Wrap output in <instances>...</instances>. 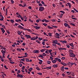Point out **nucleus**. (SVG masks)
Listing matches in <instances>:
<instances>
[{
    "instance_id": "50",
    "label": "nucleus",
    "mask_w": 78,
    "mask_h": 78,
    "mask_svg": "<svg viewBox=\"0 0 78 78\" xmlns=\"http://www.w3.org/2000/svg\"><path fill=\"white\" fill-rule=\"evenodd\" d=\"M45 51V50H40L41 52H43Z\"/></svg>"
},
{
    "instance_id": "4",
    "label": "nucleus",
    "mask_w": 78,
    "mask_h": 78,
    "mask_svg": "<svg viewBox=\"0 0 78 78\" xmlns=\"http://www.w3.org/2000/svg\"><path fill=\"white\" fill-rule=\"evenodd\" d=\"M18 25H19V26H18V28L23 30V27L22 26L19 24H18Z\"/></svg>"
},
{
    "instance_id": "6",
    "label": "nucleus",
    "mask_w": 78,
    "mask_h": 78,
    "mask_svg": "<svg viewBox=\"0 0 78 78\" xmlns=\"http://www.w3.org/2000/svg\"><path fill=\"white\" fill-rule=\"evenodd\" d=\"M56 35L57 36V37H56V38H58V39H59L60 37H59V36H60L59 34H58V33H56Z\"/></svg>"
},
{
    "instance_id": "48",
    "label": "nucleus",
    "mask_w": 78,
    "mask_h": 78,
    "mask_svg": "<svg viewBox=\"0 0 78 78\" xmlns=\"http://www.w3.org/2000/svg\"><path fill=\"white\" fill-rule=\"evenodd\" d=\"M22 65H23V64H22L21 63H20V64H19V66L21 67H22Z\"/></svg>"
},
{
    "instance_id": "25",
    "label": "nucleus",
    "mask_w": 78,
    "mask_h": 78,
    "mask_svg": "<svg viewBox=\"0 0 78 78\" xmlns=\"http://www.w3.org/2000/svg\"><path fill=\"white\" fill-rule=\"evenodd\" d=\"M58 59H58V58H55V60H55V61H57V60H58Z\"/></svg>"
},
{
    "instance_id": "30",
    "label": "nucleus",
    "mask_w": 78,
    "mask_h": 78,
    "mask_svg": "<svg viewBox=\"0 0 78 78\" xmlns=\"http://www.w3.org/2000/svg\"><path fill=\"white\" fill-rule=\"evenodd\" d=\"M26 61L27 62H29V59L27 58L26 59Z\"/></svg>"
},
{
    "instance_id": "1",
    "label": "nucleus",
    "mask_w": 78,
    "mask_h": 78,
    "mask_svg": "<svg viewBox=\"0 0 78 78\" xmlns=\"http://www.w3.org/2000/svg\"><path fill=\"white\" fill-rule=\"evenodd\" d=\"M45 9L44 7H40V8H39V10L40 11V12H42V11H43V10Z\"/></svg>"
},
{
    "instance_id": "47",
    "label": "nucleus",
    "mask_w": 78,
    "mask_h": 78,
    "mask_svg": "<svg viewBox=\"0 0 78 78\" xmlns=\"http://www.w3.org/2000/svg\"><path fill=\"white\" fill-rule=\"evenodd\" d=\"M21 20H16V22H20V21H21Z\"/></svg>"
},
{
    "instance_id": "64",
    "label": "nucleus",
    "mask_w": 78,
    "mask_h": 78,
    "mask_svg": "<svg viewBox=\"0 0 78 78\" xmlns=\"http://www.w3.org/2000/svg\"><path fill=\"white\" fill-rule=\"evenodd\" d=\"M48 41V40H47L46 39H44V40H43V41Z\"/></svg>"
},
{
    "instance_id": "52",
    "label": "nucleus",
    "mask_w": 78,
    "mask_h": 78,
    "mask_svg": "<svg viewBox=\"0 0 78 78\" xmlns=\"http://www.w3.org/2000/svg\"><path fill=\"white\" fill-rule=\"evenodd\" d=\"M10 63L11 64H13L15 63V62H10Z\"/></svg>"
},
{
    "instance_id": "17",
    "label": "nucleus",
    "mask_w": 78,
    "mask_h": 78,
    "mask_svg": "<svg viewBox=\"0 0 78 78\" xmlns=\"http://www.w3.org/2000/svg\"><path fill=\"white\" fill-rule=\"evenodd\" d=\"M64 67V66H63L62 67H61V71H64V69H63Z\"/></svg>"
},
{
    "instance_id": "55",
    "label": "nucleus",
    "mask_w": 78,
    "mask_h": 78,
    "mask_svg": "<svg viewBox=\"0 0 78 78\" xmlns=\"http://www.w3.org/2000/svg\"><path fill=\"white\" fill-rule=\"evenodd\" d=\"M36 42H37L38 44H40V42L38 40H37V41H36Z\"/></svg>"
},
{
    "instance_id": "22",
    "label": "nucleus",
    "mask_w": 78,
    "mask_h": 78,
    "mask_svg": "<svg viewBox=\"0 0 78 78\" xmlns=\"http://www.w3.org/2000/svg\"><path fill=\"white\" fill-rule=\"evenodd\" d=\"M1 49L2 50H5L6 49L5 48L3 47V46H2L1 48Z\"/></svg>"
},
{
    "instance_id": "31",
    "label": "nucleus",
    "mask_w": 78,
    "mask_h": 78,
    "mask_svg": "<svg viewBox=\"0 0 78 78\" xmlns=\"http://www.w3.org/2000/svg\"><path fill=\"white\" fill-rule=\"evenodd\" d=\"M43 25L44 26H45V27H46L47 26V24H46V23H43Z\"/></svg>"
},
{
    "instance_id": "59",
    "label": "nucleus",
    "mask_w": 78,
    "mask_h": 78,
    "mask_svg": "<svg viewBox=\"0 0 78 78\" xmlns=\"http://www.w3.org/2000/svg\"><path fill=\"white\" fill-rule=\"evenodd\" d=\"M42 44H43V45H45V42L43 41L42 42Z\"/></svg>"
},
{
    "instance_id": "44",
    "label": "nucleus",
    "mask_w": 78,
    "mask_h": 78,
    "mask_svg": "<svg viewBox=\"0 0 78 78\" xmlns=\"http://www.w3.org/2000/svg\"><path fill=\"white\" fill-rule=\"evenodd\" d=\"M48 51L49 53H51V51H52V50H48Z\"/></svg>"
},
{
    "instance_id": "26",
    "label": "nucleus",
    "mask_w": 78,
    "mask_h": 78,
    "mask_svg": "<svg viewBox=\"0 0 78 78\" xmlns=\"http://www.w3.org/2000/svg\"><path fill=\"white\" fill-rule=\"evenodd\" d=\"M37 74H38L40 75H42V73H37Z\"/></svg>"
},
{
    "instance_id": "11",
    "label": "nucleus",
    "mask_w": 78,
    "mask_h": 78,
    "mask_svg": "<svg viewBox=\"0 0 78 78\" xmlns=\"http://www.w3.org/2000/svg\"><path fill=\"white\" fill-rule=\"evenodd\" d=\"M61 64L62 65H63V66H67V64L65 63H63V62H61Z\"/></svg>"
},
{
    "instance_id": "39",
    "label": "nucleus",
    "mask_w": 78,
    "mask_h": 78,
    "mask_svg": "<svg viewBox=\"0 0 78 78\" xmlns=\"http://www.w3.org/2000/svg\"><path fill=\"white\" fill-rule=\"evenodd\" d=\"M51 21H52V22H55L56 21V20L54 19H52V20H51Z\"/></svg>"
},
{
    "instance_id": "45",
    "label": "nucleus",
    "mask_w": 78,
    "mask_h": 78,
    "mask_svg": "<svg viewBox=\"0 0 78 78\" xmlns=\"http://www.w3.org/2000/svg\"><path fill=\"white\" fill-rule=\"evenodd\" d=\"M4 17H2L1 19H0V20H1V21H3V20Z\"/></svg>"
},
{
    "instance_id": "41",
    "label": "nucleus",
    "mask_w": 78,
    "mask_h": 78,
    "mask_svg": "<svg viewBox=\"0 0 78 78\" xmlns=\"http://www.w3.org/2000/svg\"><path fill=\"white\" fill-rule=\"evenodd\" d=\"M70 62H68L66 63V64H67V65L69 66H70Z\"/></svg>"
},
{
    "instance_id": "29",
    "label": "nucleus",
    "mask_w": 78,
    "mask_h": 78,
    "mask_svg": "<svg viewBox=\"0 0 78 78\" xmlns=\"http://www.w3.org/2000/svg\"><path fill=\"white\" fill-rule=\"evenodd\" d=\"M33 69L32 68H30V69H28V70H29V71L30 72H31V70Z\"/></svg>"
},
{
    "instance_id": "12",
    "label": "nucleus",
    "mask_w": 78,
    "mask_h": 78,
    "mask_svg": "<svg viewBox=\"0 0 78 78\" xmlns=\"http://www.w3.org/2000/svg\"><path fill=\"white\" fill-rule=\"evenodd\" d=\"M39 57H40V58H41L42 59H44V57H43V56L42 55H40L39 56H38Z\"/></svg>"
},
{
    "instance_id": "36",
    "label": "nucleus",
    "mask_w": 78,
    "mask_h": 78,
    "mask_svg": "<svg viewBox=\"0 0 78 78\" xmlns=\"http://www.w3.org/2000/svg\"><path fill=\"white\" fill-rule=\"evenodd\" d=\"M74 64H76V63H70V65H71V66H73V65Z\"/></svg>"
},
{
    "instance_id": "37",
    "label": "nucleus",
    "mask_w": 78,
    "mask_h": 78,
    "mask_svg": "<svg viewBox=\"0 0 78 78\" xmlns=\"http://www.w3.org/2000/svg\"><path fill=\"white\" fill-rule=\"evenodd\" d=\"M10 2H11V3H12V4H14V1H13V0H10Z\"/></svg>"
},
{
    "instance_id": "24",
    "label": "nucleus",
    "mask_w": 78,
    "mask_h": 78,
    "mask_svg": "<svg viewBox=\"0 0 78 78\" xmlns=\"http://www.w3.org/2000/svg\"><path fill=\"white\" fill-rule=\"evenodd\" d=\"M47 28H48L49 29H53V27H50V26H48L47 27Z\"/></svg>"
},
{
    "instance_id": "16",
    "label": "nucleus",
    "mask_w": 78,
    "mask_h": 78,
    "mask_svg": "<svg viewBox=\"0 0 78 78\" xmlns=\"http://www.w3.org/2000/svg\"><path fill=\"white\" fill-rule=\"evenodd\" d=\"M52 61V63H53L54 64L56 62H57L56 61H55V60H52V61Z\"/></svg>"
},
{
    "instance_id": "54",
    "label": "nucleus",
    "mask_w": 78,
    "mask_h": 78,
    "mask_svg": "<svg viewBox=\"0 0 78 78\" xmlns=\"http://www.w3.org/2000/svg\"><path fill=\"white\" fill-rule=\"evenodd\" d=\"M38 5H39V6H43V5H42V4L40 3V4H38Z\"/></svg>"
},
{
    "instance_id": "56",
    "label": "nucleus",
    "mask_w": 78,
    "mask_h": 78,
    "mask_svg": "<svg viewBox=\"0 0 78 78\" xmlns=\"http://www.w3.org/2000/svg\"><path fill=\"white\" fill-rule=\"evenodd\" d=\"M38 40L40 41H41L42 40V38H38Z\"/></svg>"
},
{
    "instance_id": "23",
    "label": "nucleus",
    "mask_w": 78,
    "mask_h": 78,
    "mask_svg": "<svg viewBox=\"0 0 78 78\" xmlns=\"http://www.w3.org/2000/svg\"><path fill=\"white\" fill-rule=\"evenodd\" d=\"M19 16L20 17V18L22 20H23V17H22L21 16L19 15Z\"/></svg>"
},
{
    "instance_id": "63",
    "label": "nucleus",
    "mask_w": 78,
    "mask_h": 78,
    "mask_svg": "<svg viewBox=\"0 0 78 78\" xmlns=\"http://www.w3.org/2000/svg\"><path fill=\"white\" fill-rule=\"evenodd\" d=\"M45 22L46 23H48L49 22V21L47 20H45Z\"/></svg>"
},
{
    "instance_id": "35",
    "label": "nucleus",
    "mask_w": 78,
    "mask_h": 78,
    "mask_svg": "<svg viewBox=\"0 0 78 78\" xmlns=\"http://www.w3.org/2000/svg\"><path fill=\"white\" fill-rule=\"evenodd\" d=\"M60 12H61L63 14H65V12H64V11H60Z\"/></svg>"
},
{
    "instance_id": "28",
    "label": "nucleus",
    "mask_w": 78,
    "mask_h": 78,
    "mask_svg": "<svg viewBox=\"0 0 78 78\" xmlns=\"http://www.w3.org/2000/svg\"><path fill=\"white\" fill-rule=\"evenodd\" d=\"M10 22H11V23H14V20H10Z\"/></svg>"
},
{
    "instance_id": "58",
    "label": "nucleus",
    "mask_w": 78,
    "mask_h": 78,
    "mask_svg": "<svg viewBox=\"0 0 78 78\" xmlns=\"http://www.w3.org/2000/svg\"><path fill=\"white\" fill-rule=\"evenodd\" d=\"M19 23H20V25H22L23 26H24V25L23 24V23H21L20 22H19Z\"/></svg>"
},
{
    "instance_id": "33",
    "label": "nucleus",
    "mask_w": 78,
    "mask_h": 78,
    "mask_svg": "<svg viewBox=\"0 0 78 78\" xmlns=\"http://www.w3.org/2000/svg\"><path fill=\"white\" fill-rule=\"evenodd\" d=\"M50 59H51V61H53V57H51V56H50Z\"/></svg>"
},
{
    "instance_id": "61",
    "label": "nucleus",
    "mask_w": 78,
    "mask_h": 78,
    "mask_svg": "<svg viewBox=\"0 0 78 78\" xmlns=\"http://www.w3.org/2000/svg\"><path fill=\"white\" fill-rule=\"evenodd\" d=\"M58 62H61V60H60V59H58Z\"/></svg>"
},
{
    "instance_id": "53",
    "label": "nucleus",
    "mask_w": 78,
    "mask_h": 78,
    "mask_svg": "<svg viewBox=\"0 0 78 78\" xmlns=\"http://www.w3.org/2000/svg\"><path fill=\"white\" fill-rule=\"evenodd\" d=\"M58 67V65H57L56 64V65H55L54 66V68H56L57 67Z\"/></svg>"
},
{
    "instance_id": "14",
    "label": "nucleus",
    "mask_w": 78,
    "mask_h": 78,
    "mask_svg": "<svg viewBox=\"0 0 78 78\" xmlns=\"http://www.w3.org/2000/svg\"><path fill=\"white\" fill-rule=\"evenodd\" d=\"M6 51L5 50V51H4L3 50H1V52H2V53L3 54H4L5 53V51Z\"/></svg>"
},
{
    "instance_id": "21",
    "label": "nucleus",
    "mask_w": 78,
    "mask_h": 78,
    "mask_svg": "<svg viewBox=\"0 0 78 78\" xmlns=\"http://www.w3.org/2000/svg\"><path fill=\"white\" fill-rule=\"evenodd\" d=\"M67 4H68V5L69 6V7L70 8V7H71V4H70V3L69 2H68V3H67Z\"/></svg>"
},
{
    "instance_id": "34",
    "label": "nucleus",
    "mask_w": 78,
    "mask_h": 78,
    "mask_svg": "<svg viewBox=\"0 0 78 78\" xmlns=\"http://www.w3.org/2000/svg\"><path fill=\"white\" fill-rule=\"evenodd\" d=\"M42 55L43 56H46V54L44 53H43Z\"/></svg>"
},
{
    "instance_id": "19",
    "label": "nucleus",
    "mask_w": 78,
    "mask_h": 78,
    "mask_svg": "<svg viewBox=\"0 0 78 78\" xmlns=\"http://www.w3.org/2000/svg\"><path fill=\"white\" fill-rule=\"evenodd\" d=\"M25 58H23L21 59V60H19L20 61H22L23 62H25Z\"/></svg>"
},
{
    "instance_id": "5",
    "label": "nucleus",
    "mask_w": 78,
    "mask_h": 78,
    "mask_svg": "<svg viewBox=\"0 0 78 78\" xmlns=\"http://www.w3.org/2000/svg\"><path fill=\"white\" fill-rule=\"evenodd\" d=\"M38 61H40L38 62L39 64L41 65V64H42L43 61L42 60H40V59H38Z\"/></svg>"
},
{
    "instance_id": "57",
    "label": "nucleus",
    "mask_w": 78,
    "mask_h": 78,
    "mask_svg": "<svg viewBox=\"0 0 78 78\" xmlns=\"http://www.w3.org/2000/svg\"><path fill=\"white\" fill-rule=\"evenodd\" d=\"M48 50L47 49V51H45V53H47V54H49L48 53Z\"/></svg>"
},
{
    "instance_id": "8",
    "label": "nucleus",
    "mask_w": 78,
    "mask_h": 78,
    "mask_svg": "<svg viewBox=\"0 0 78 78\" xmlns=\"http://www.w3.org/2000/svg\"><path fill=\"white\" fill-rule=\"evenodd\" d=\"M58 43V41L57 40H54L53 41V42H52V44H56Z\"/></svg>"
},
{
    "instance_id": "9",
    "label": "nucleus",
    "mask_w": 78,
    "mask_h": 78,
    "mask_svg": "<svg viewBox=\"0 0 78 78\" xmlns=\"http://www.w3.org/2000/svg\"><path fill=\"white\" fill-rule=\"evenodd\" d=\"M26 36V37H27V39H28V38H31V36H30V35H26L25 36Z\"/></svg>"
},
{
    "instance_id": "40",
    "label": "nucleus",
    "mask_w": 78,
    "mask_h": 78,
    "mask_svg": "<svg viewBox=\"0 0 78 78\" xmlns=\"http://www.w3.org/2000/svg\"><path fill=\"white\" fill-rule=\"evenodd\" d=\"M74 9V11H76V12H78V11H77V10L76 9L74 8H73Z\"/></svg>"
},
{
    "instance_id": "62",
    "label": "nucleus",
    "mask_w": 78,
    "mask_h": 78,
    "mask_svg": "<svg viewBox=\"0 0 78 78\" xmlns=\"http://www.w3.org/2000/svg\"><path fill=\"white\" fill-rule=\"evenodd\" d=\"M48 35L50 36H51V33H48Z\"/></svg>"
},
{
    "instance_id": "60",
    "label": "nucleus",
    "mask_w": 78,
    "mask_h": 78,
    "mask_svg": "<svg viewBox=\"0 0 78 78\" xmlns=\"http://www.w3.org/2000/svg\"><path fill=\"white\" fill-rule=\"evenodd\" d=\"M21 75L20 74H18V75H17V77H19Z\"/></svg>"
},
{
    "instance_id": "38",
    "label": "nucleus",
    "mask_w": 78,
    "mask_h": 78,
    "mask_svg": "<svg viewBox=\"0 0 78 78\" xmlns=\"http://www.w3.org/2000/svg\"><path fill=\"white\" fill-rule=\"evenodd\" d=\"M25 66H23L22 67V68H21V69H23V70L25 69Z\"/></svg>"
},
{
    "instance_id": "49",
    "label": "nucleus",
    "mask_w": 78,
    "mask_h": 78,
    "mask_svg": "<svg viewBox=\"0 0 78 78\" xmlns=\"http://www.w3.org/2000/svg\"><path fill=\"white\" fill-rule=\"evenodd\" d=\"M47 64H48L49 65L51 64V62L49 61H47Z\"/></svg>"
},
{
    "instance_id": "2",
    "label": "nucleus",
    "mask_w": 78,
    "mask_h": 78,
    "mask_svg": "<svg viewBox=\"0 0 78 78\" xmlns=\"http://www.w3.org/2000/svg\"><path fill=\"white\" fill-rule=\"evenodd\" d=\"M69 56H70V57L75 58L76 55L74 54H70V55H69Z\"/></svg>"
},
{
    "instance_id": "43",
    "label": "nucleus",
    "mask_w": 78,
    "mask_h": 78,
    "mask_svg": "<svg viewBox=\"0 0 78 78\" xmlns=\"http://www.w3.org/2000/svg\"><path fill=\"white\" fill-rule=\"evenodd\" d=\"M24 5H23V6H21L23 8H24V7H26V4H24Z\"/></svg>"
},
{
    "instance_id": "27",
    "label": "nucleus",
    "mask_w": 78,
    "mask_h": 78,
    "mask_svg": "<svg viewBox=\"0 0 78 78\" xmlns=\"http://www.w3.org/2000/svg\"><path fill=\"white\" fill-rule=\"evenodd\" d=\"M23 18L24 19H27V18L26 17V16H23Z\"/></svg>"
},
{
    "instance_id": "10",
    "label": "nucleus",
    "mask_w": 78,
    "mask_h": 78,
    "mask_svg": "<svg viewBox=\"0 0 78 78\" xmlns=\"http://www.w3.org/2000/svg\"><path fill=\"white\" fill-rule=\"evenodd\" d=\"M34 53H39L38 50H35L34 51Z\"/></svg>"
},
{
    "instance_id": "51",
    "label": "nucleus",
    "mask_w": 78,
    "mask_h": 78,
    "mask_svg": "<svg viewBox=\"0 0 78 78\" xmlns=\"http://www.w3.org/2000/svg\"><path fill=\"white\" fill-rule=\"evenodd\" d=\"M52 6H53V7H55L56 5H55V4H52Z\"/></svg>"
},
{
    "instance_id": "46",
    "label": "nucleus",
    "mask_w": 78,
    "mask_h": 78,
    "mask_svg": "<svg viewBox=\"0 0 78 78\" xmlns=\"http://www.w3.org/2000/svg\"><path fill=\"white\" fill-rule=\"evenodd\" d=\"M46 68L47 69H51V66H49V67H46Z\"/></svg>"
},
{
    "instance_id": "15",
    "label": "nucleus",
    "mask_w": 78,
    "mask_h": 78,
    "mask_svg": "<svg viewBox=\"0 0 78 78\" xmlns=\"http://www.w3.org/2000/svg\"><path fill=\"white\" fill-rule=\"evenodd\" d=\"M36 39L35 38V37H33L32 38H31V40H33V41H34Z\"/></svg>"
},
{
    "instance_id": "18",
    "label": "nucleus",
    "mask_w": 78,
    "mask_h": 78,
    "mask_svg": "<svg viewBox=\"0 0 78 78\" xmlns=\"http://www.w3.org/2000/svg\"><path fill=\"white\" fill-rule=\"evenodd\" d=\"M17 34H18L19 35H20V34H21V33L19 31H17Z\"/></svg>"
},
{
    "instance_id": "20",
    "label": "nucleus",
    "mask_w": 78,
    "mask_h": 78,
    "mask_svg": "<svg viewBox=\"0 0 78 78\" xmlns=\"http://www.w3.org/2000/svg\"><path fill=\"white\" fill-rule=\"evenodd\" d=\"M17 51L21 52V49L20 48H17Z\"/></svg>"
},
{
    "instance_id": "3",
    "label": "nucleus",
    "mask_w": 78,
    "mask_h": 78,
    "mask_svg": "<svg viewBox=\"0 0 78 78\" xmlns=\"http://www.w3.org/2000/svg\"><path fill=\"white\" fill-rule=\"evenodd\" d=\"M33 27L35 29H36V30H39L40 28L39 27H37V26H33Z\"/></svg>"
},
{
    "instance_id": "32",
    "label": "nucleus",
    "mask_w": 78,
    "mask_h": 78,
    "mask_svg": "<svg viewBox=\"0 0 78 78\" xmlns=\"http://www.w3.org/2000/svg\"><path fill=\"white\" fill-rule=\"evenodd\" d=\"M70 45L72 47H73V43H70Z\"/></svg>"
},
{
    "instance_id": "13",
    "label": "nucleus",
    "mask_w": 78,
    "mask_h": 78,
    "mask_svg": "<svg viewBox=\"0 0 78 78\" xmlns=\"http://www.w3.org/2000/svg\"><path fill=\"white\" fill-rule=\"evenodd\" d=\"M64 26H65V27H67V26H69L68 24H67L66 23H64Z\"/></svg>"
},
{
    "instance_id": "42",
    "label": "nucleus",
    "mask_w": 78,
    "mask_h": 78,
    "mask_svg": "<svg viewBox=\"0 0 78 78\" xmlns=\"http://www.w3.org/2000/svg\"><path fill=\"white\" fill-rule=\"evenodd\" d=\"M36 69H37V70H40V68L38 67H37L36 68Z\"/></svg>"
},
{
    "instance_id": "7",
    "label": "nucleus",
    "mask_w": 78,
    "mask_h": 78,
    "mask_svg": "<svg viewBox=\"0 0 78 78\" xmlns=\"http://www.w3.org/2000/svg\"><path fill=\"white\" fill-rule=\"evenodd\" d=\"M73 50H70L69 51V52L70 54H74L73 53Z\"/></svg>"
}]
</instances>
